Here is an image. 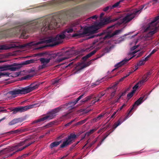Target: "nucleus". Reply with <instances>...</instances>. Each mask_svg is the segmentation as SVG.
Segmentation results:
<instances>
[{"instance_id": "obj_1", "label": "nucleus", "mask_w": 159, "mask_h": 159, "mask_svg": "<svg viewBox=\"0 0 159 159\" xmlns=\"http://www.w3.org/2000/svg\"><path fill=\"white\" fill-rule=\"evenodd\" d=\"M79 27L80 25L78 22L74 23L70 27L66 29L60 34L57 35L55 38L51 37L45 38L39 42H31L23 44L21 45V47H28L29 48L33 45H38L43 43H49V44L48 46L53 47L61 43L64 39L66 37H68L69 34L73 32H74V33L72 34V37L79 38L96 33L98 30L97 27L94 28V29L93 30L94 27L91 26H85L84 27H81L80 30H78L77 29Z\"/></svg>"}, {"instance_id": "obj_2", "label": "nucleus", "mask_w": 159, "mask_h": 159, "mask_svg": "<svg viewBox=\"0 0 159 159\" xmlns=\"http://www.w3.org/2000/svg\"><path fill=\"white\" fill-rule=\"evenodd\" d=\"M143 7L140 9H135L132 10L129 12H126L125 13V16L123 17H121L118 18H116L111 20V19L110 17L104 18L98 24L95 23V25L92 26L91 27H93L94 28L97 27L98 30L104 25L107 24L111 22L115 21L116 20H118L117 24L118 25H120L123 23H127L130 21L138 14L140 13ZM93 29H94V28L93 30Z\"/></svg>"}, {"instance_id": "obj_3", "label": "nucleus", "mask_w": 159, "mask_h": 159, "mask_svg": "<svg viewBox=\"0 0 159 159\" xmlns=\"http://www.w3.org/2000/svg\"><path fill=\"white\" fill-rule=\"evenodd\" d=\"M73 51H67L65 53H58L57 54H52L48 55L47 58H41L39 59L41 65L39 66V69H41L46 67L48 66V64L52 58H57L56 61L60 62L63 60L71 57L74 53Z\"/></svg>"}, {"instance_id": "obj_4", "label": "nucleus", "mask_w": 159, "mask_h": 159, "mask_svg": "<svg viewBox=\"0 0 159 159\" xmlns=\"http://www.w3.org/2000/svg\"><path fill=\"white\" fill-rule=\"evenodd\" d=\"M159 22V15L153 19L147 25L145 29V31H148V34L143 37V39L144 40H148L151 39L152 35L155 34L157 30V25Z\"/></svg>"}, {"instance_id": "obj_5", "label": "nucleus", "mask_w": 159, "mask_h": 159, "mask_svg": "<svg viewBox=\"0 0 159 159\" xmlns=\"http://www.w3.org/2000/svg\"><path fill=\"white\" fill-rule=\"evenodd\" d=\"M138 42V39H131L130 41V42L129 43V45L130 48V51L131 52L129 54V55L132 56L129 59H125L122 60V61L119 62L115 65V67L117 68L120 67L122 66V65L124 64L127 62H128L129 60L132 58L133 57H134L135 55L134 54L138 52L139 50H135L134 51H133L135 49L139 46V45H136L137 42Z\"/></svg>"}, {"instance_id": "obj_6", "label": "nucleus", "mask_w": 159, "mask_h": 159, "mask_svg": "<svg viewBox=\"0 0 159 159\" xmlns=\"http://www.w3.org/2000/svg\"><path fill=\"white\" fill-rule=\"evenodd\" d=\"M76 138V135L73 134H71L67 137L62 139L60 142L61 143L60 146L61 148H64L70 144Z\"/></svg>"}, {"instance_id": "obj_7", "label": "nucleus", "mask_w": 159, "mask_h": 159, "mask_svg": "<svg viewBox=\"0 0 159 159\" xmlns=\"http://www.w3.org/2000/svg\"><path fill=\"white\" fill-rule=\"evenodd\" d=\"M149 75V73L145 74L143 77L142 79L140 81L138 82L133 87L131 85H130L129 88L127 89H129L132 88L133 89H140L144 83L148 80Z\"/></svg>"}, {"instance_id": "obj_8", "label": "nucleus", "mask_w": 159, "mask_h": 159, "mask_svg": "<svg viewBox=\"0 0 159 159\" xmlns=\"http://www.w3.org/2000/svg\"><path fill=\"white\" fill-rule=\"evenodd\" d=\"M60 109L59 108H57L53 109L47 115L39 119L38 122L52 119L56 116V113L60 111Z\"/></svg>"}, {"instance_id": "obj_9", "label": "nucleus", "mask_w": 159, "mask_h": 159, "mask_svg": "<svg viewBox=\"0 0 159 159\" xmlns=\"http://www.w3.org/2000/svg\"><path fill=\"white\" fill-rule=\"evenodd\" d=\"M39 106V105L38 103L34 104L24 107H16L13 109L12 111H13V114L16 113L18 112H23L26 111L29 109Z\"/></svg>"}, {"instance_id": "obj_10", "label": "nucleus", "mask_w": 159, "mask_h": 159, "mask_svg": "<svg viewBox=\"0 0 159 159\" xmlns=\"http://www.w3.org/2000/svg\"><path fill=\"white\" fill-rule=\"evenodd\" d=\"M32 90H14L8 92L7 94L11 98H14L19 94H25L31 92Z\"/></svg>"}, {"instance_id": "obj_11", "label": "nucleus", "mask_w": 159, "mask_h": 159, "mask_svg": "<svg viewBox=\"0 0 159 159\" xmlns=\"http://www.w3.org/2000/svg\"><path fill=\"white\" fill-rule=\"evenodd\" d=\"M25 141H24L23 142L20 143L19 144H18L16 146H12L9 148L8 150L10 151H15V152H14V153H15L16 152L21 151L23 150L26 147L30 145L32 143H29L28 145H26L25 146L19 148V147L22 146L25 144Z\"/></svg>"}, {"instance_id": "obj_12", "label": "nucleus", "mask_w": 159, "mask_h": 159, "mask_svg": "<svg viewBox=\"0 0 159 159\" xmlns=\"http://www.w3.org/2000/svg\"><path fill=\"white\" fill-rule=\"evenodd\" d=\"M53 23L51 22L49 24L48 22H47L43 24V27L41 29V31L42 32H44L47 31L48 30H51L53 29H56L57 28V23L55 22L54 24Z\"/></svg>"}, {"instance_id": "obj_13", "label": "nucleus", "mask_w": 159, "mask_h": 159, "mask_svg": "<svg viewBox=\"0 0 159 159\" xmlns=\"http://www.w3.org/2000/svg\"><path fill=\"white\" fill-rule=\"evenodd\" d=\"M114 25H112L108 28L107 30V32L109 34L107 35H105L104 36H102V38L104 39H105L107 38H109L114 35L119 34L122 32V30H117L115 31L113 33L111 34V29L113 28Z\"/></svg>"}, {"instance_id": "obj_14", "label": "nucleus", "mask_w": 159, "mask_h": 159, "mask_svg": "<svg viewBox=\"0 0 159 159\" xmlns=\"http://www.w3.org/2000/svg\"><path fill=\"white\" fill-rule=\"evenodd\" d=\"M92 60L90 61L87 63H77L75 67V70L76 73H78L81 70L84 68L89 66L91 63Z\"/></svg>"}, {"instance_id": "obj_15", "label": "nucleus", "mask_w": 159, "mask_h": 159, "mask_svg": "<svg viewBox=\"0 0 159 159\" xmlns=\"http://www.w3.org/2000/svg\"><path fill=\"white\" fill-rule=\"evenodd\" d=\"M20 68V65H7L6 66L1 67L0 68L2 71L10 70L11 71H15Z\"/></svg>"}, {"instance_id": "obj_16", "label": "nucleus", "mask_w": 159, "mask_h": 159, "mask_svg": "<svg viewBox=\"0 0 159 159\" xmlns=\"http://www.w3.org/2000/svg\"><path fill=\"white\" fill-rule=\"evenodd\" d=\"M143 97H141L134 102V104L133 105V106L131 109L129 111V112L128 113L127 116L125 117V119L124 121H125L129 117V114L135 108H136L137 106L140 105L143 102Z\"/></svg>"}, {"instance_id": "obj_17", "label": "nucleus", "mask_w": 159, "mask_h": 159, "mask_svg": "<svg viewBox=\"0 0 159 159\" xmlns=\"http://www.w3.org/2000/svg\"><path fill=\"white\" fill-rule=\"evenodd\" d=\"M39 85V84L34 83L24 88H17L14 89H38Z\"/></svg>"}, {"instance_id": "obj_18", "label": "nucleus", "mask_w": 159, "mask_h": 159, "mask_svg": "<svg viewBox=\"0 0 159 159\" xmlns=\"http://www.w3.org/2000/svg\"><path fill=\"white\" fill-rule=\"evenodd\" d=\"M84 95L82 94L74 102H71L70 103H69L68 104V105H70L71 106H69L68 107L70 108V109H72L73 108V107H72L71 106H74L75 105L77 102L80 100L81 99L83 96Z\"/></svg>"}, {"instance_id": "obj_19", "label": "nucleus", "mask_w": 159, "mask_h": 159, "mask_svg": "<svg viewBox=\"0 0 159 159\" xmlns=\"http://www.w3.org/2000/svg\"><path fill=\"white\" fill-rule=\"evenodd\" d=\"M146 62V61L144 60V58L142 59L137 63L136 65H135V70H134L138 69V66L143 65Z\"/></svg>"}, {"instance_id": "obj_20", "label": "nucleus", "mask_w": 159, "mask_h": 159, "mask_svg": "<svg viewBox=\"0 0 159 159\" xmlns=\"http://www.w3.org/2000/svg\"><path fill=\"white\" fill-rule=\"evenodd\" d=\"M97 50H93L92 52H91L90 53L87 54L85 56L83 57V59L84 60H86L88 58L92 56L94 54L97 52Z\"/></svg>"}, {"instance_id": "obj_21", "label": "nucleus", "mask_w": 159, "mask_h": 159, "mask_svg": "<svg viewBox=\"0 0 159 159\" xmlns=\"http://www.w3.org/2000/svg\"><path fill=\"white\" fill-rule=\"evenodd\" d=\"M61 143V142L56 141L51 143L50 145V148H52L54 147H56L59 145Z\"/></svg>"}, {"instance_id": "obj_22", "label": "nucleus", "mask_w": 159, "mask_h": 159, "mask_svg": "<svg viewBox=\"0 0 159 159\" xmlns=\"http://www.w3.org/2000/svg\"><path fill=\"white\" fill-rule=\"evenodd\" d=\"M19 121V120L17 119H14L9 123V125H14L17 123Z\"/></svg>"}, {"instance_id": "obj_23", "label": "nucleus", "mask_w": 159, "mask_h": 159, "mask_svg": "<svg viewBox=\"0 0 159 159\" xmlns=\"http://www.w3.org/2000/svg\"><path fill=\"white\" fill-rule=\"evenodd\" d=\"M104 114H100L97 117L94 119L93 120L95 121H97L99 120L102 117L104 116Z\"/></svg>"}, {"instance_id": "obj_24", "label": "nucleus", "mask_w": 159, "mask_h": 159, "mask_svg": "<svg viewBox=\"0 0 159 159\" xmlns=\"http://www.w3.org/2000/svg\"><path fill=\"white\" fill-rule=\"evenodd\" d=\"M136 90H133L130 93H128L127 96V98L129 99L130 98L133 96L134 94L135 93Z\"/></svg>"}, {"instance_id": "obj_25", "label": "nucleus", "mask_w": 159, "mask_h": 159, "mask_svg": "<svg viewBox=\"0 0 159 159\" xmlns=\"http://www.w3.org/2000/svg\"><path fill=\"white\" fill-rule=\"evenodd\" d=\"M118 83H116L112 84L110 87V89H117Z\"/></svg>"}, {"instance_id": "obj_26", "label": "nucleus", "mask_w": 159, "mask_h": 159, "mask_svg": "<svg viewBox=\"0 0 159 159\" xmlns=\"http://www.w3.org/2000/svg\"><path fill=\"white\" fill-rule=\"evenodd\" d=\"M34 61L32 60H28L24 61L23 62V65H27L32 63Z\"/></svg>"}, {"instance_id": "obj_27", "label": "nucleus", "mask_w": 159, "mask_h": 159, "mask_svg": "<svg viewBox=\"0 0 159 159\" xmlns=\"http://www.w3.org/2000/svg\"><path fill=\"white\" fill-rule=\"evenodd\" d=\"M10 47H8L6 45L0 46V51L1 50H6L8 49Z\"/></svg>"}, {"instance_id": "obj_28", "label": "nucleus", "mask_w": 159, "mask_h": 159, "mask_svg": "<svg viewBox=\"0 0 159 159\" xmlns=\"http://www.w3.org/2000/svg\"><path fill=\"white\" fill-rule=\"evenodd\" d=\"M92 95H90V96H89L88 97H87L85 99H84L83 100H82L83 102H86L88 100L91 99L92 98Z\"/></svg>"}, {"instance_id": "obj_29", "label": "nucleus", "mask_w": 159, "mask_h": 159, "mask_svg": "<svg viewBox=\"0 0 159 159\" xmlns=\"http://www.w3.org/2000/svg\"><path fill=\"white\" fill-rule=\"evenodd\" d=\"M97 129H92L90 130L89 131V132H87L85 134L86 135H87L88 136L89 135L93 133L94 131H95V130H96Z\"/></svg>"}, {"instance_id": "obj_30", "label": "nucleus", "mask_w": 159, "mask_h": 159, "mask_svg": "<svg viewBox=\"0 0 159 159\" xmlns=\"http://www.w3.org/2000/svg\"><path fill=\"white\" fill-rule=\"evenodd\" d=\"M122 122H121L120 121H118L117 122L115 123L113 126V127L115 129L118 126L120 125Z\"/></svg>"}, {"instance_id": "obj_31", "label": "nucleus", "mask_w": 159, "mask_h": 159, "mask_svg": "<svg viewBox=\"0 0 159 159\" xmlns=\"http://www.w3.org/2000/svg\"><path fill=\"white\" fill-rule=\"evenodd\" d=\"M98 17V16L97 15H94L92 16H91L88 19H87L86 20L87 21H89L90 20L92 19H96Z\"/></svg>"}, {"instance_id": "obj_32", "label": "nucleus", "mask_w": 159, "mask_h": 159, "mask_svg": "<svg viewBox=\"0 0 159 159\" xmlns=\"http://www.w3.org/2000/svg\"><path fill=\"white\" fill-rule=\"evenodd\" d=\"M132 72H129L125 76H124L123 77L121 78L120 79L119 81H122L125 78L128 76L130 74L132 73Z\"/></svg>"}, {"instance_id": "obj_33", "label": "nucleus", "mask_w": 159, "mask_h": 159, "mask_svg": "<svg viewBox=\"0 0 159 159\" xmlns=\"http://www.w3.org/2000/svg\"><path fill=\"white\" fill-rule=\"evenodd\" d=\"M112 9V8L111 7V6H107V7H106L105 8H104L103 10L104 11H107V10H108L109 9L111 10Z\"/></svg>"}, {"instance_id": "obj_34", "label": "nucleus", "mask_w": 159, "mask_h": 159, "mask_svg": "<svg viewBox=\"0 0 159 159\" xmlns=\"http://www.w3.org/2000/svg\"><path fill=\"white\" fill-rule=\"evenodd\" d=\"M120 1L116 3H115L114 5H113L112 7V9L113 8H115L117 7L119 5L120 3Z\"/></svg>"}, {"instance_id": "obj_35", "label": "nucleus", "mask_w": 159, "mask_h": 159, "mask_svg": "<svg viewBox=\"0 0 159 159\" xmlns=\"http://www.w3.org/2000/svg\"><path fill=\"white\" fill-rule=\"evenodd\" d=\"M9 74L6 72H0V78L1 77L4 76V75H9Z\"/></svg>"}, {"instance_id": "obj_36", "label": "nucleus", "mask_w": 159, "mask_h": 159, "mask_svg": "<svg viewBox=\"0 0 159 159\" xmlns=\"http://www.w3.org/2000/svg\"><path fill=\"white\" fill-rule=\"evenodd\" d=\"M152 55L150 53L149 55L147 56L145 58H144V60H145L146 61H148L149 58Z\"/></svg>"}, {"instance_id": "obj_37", "label": "nucleus", "mask_w": 159, "mask_h": 159, "mask_svg": "<svg viewBox=\"0 0 159 159\" xmlns=\"http://www.w3.org/2000/svg\"><path fill=\"white\" fill-rule=\"evenodd\" d=\"M100 83V82L99 81H96L95 82V83H93L92 86L94 87L96 86H97V85H98Z\"/></svg>"}, {"instance_id": "obj_38", "label": "nucleus", "mask_w": 159, "mask_h": 159, "mask_svg": "<svg viewBox=\"0 0 159 159\" xmlns=\"http://www.w3.org/2000/svg\"><path fill=\"white\" fill-rule=\"evenodd\" d=\"M158 50V48H156L154 49L152 52L150 53L152 55L154 54L155 52L156 51H157Z\"/></svg>"}, {"instance_id": "obj_39", "label": "nucleus", "mask_w": 159, "mask_h": 159, "mask_svg": "<svg viewBox=\"0 0 159 159\" xmlns=\"http://www.w3.org/2000/svg\"><path fill=\"white\" fill-rule=\"evenodd\" d=\"M20 33L21 32V29L20 30ZM24 31L22 30V31H21V36H23V37L24 38Z\"/></svg>"}, {"instance_id": "obj_40", "label": "nucleus", "mask_w": 159, "mask_h": 159, "mask_svg": "<svg viewBox=\"0 0 159 159\" xmlns=\"http://www.w3.org/2000/svg\"><path fill=\"white\" fill-rule=\"evenodd\" d=\"M20 131V130L19 129H17L12 131L13 133H16L19 132Z\"/></svg>"}, {"instance_id": "obj_41", "label": "nucleus", "mask_w": 159, "mask_h": 159, "mask_svg": "<svg viewBox=\"0 0 159 159\" xmlns=\"http://www.w3.org/2000/svg\"><path fill=\"white\" fill-rule=\"evenodd\" d=\"M116 111H115V112H114V113H113V114L111 116L110 118H113L114 117V116L116 114Z\"/></svg>"}, {"instance_id": "obj_42", "label": "nucleus", "mask_w": 159, "mask_h": 159, "mask_svg": "<svg viewBox=\"0 0 159 159\" xmlns=\"http://www.w3.org/2000/svg\"><path fill=\"white\" fill-rule=\"evenodd\" d=\"M143 52H139V54L137 56V57H139L140 56H141L143 54Z\"/></svg>"}, {"instance_id": "obj_43", "label": "nucleus", "mask_w": 159, "mask_h": 159, "mask_svg": "<svg viewBox=\"0 0 159 159\" xmlns=\"http://www.w3.org/2000/svg\"><path fill=\"white\" fill-rule=\"evenodd\" d=\"M85 120H83V121H82L79 122L78 123V124H82L84 123L85 122Z\"/></svg>"}, {"instance_id": "obj_44", "label": "nucleus", "mask_w": 159, "mask_h": 159, "mask_svg": "<svg viewBox=\"0 0 159 159\" xmlns=\"http://www.w3.org/2000/svg\"><path fill=\"white\" fill-rule=\"evenodd\" d=\"M58 80H55L53 82V84H55L57 83H58Z\"/></svg>"}, {"instance_id": "obj_45", "label": "nucleus", "mask_w": 159, "mask_h": 159, "mask_svg": "<svg viewBox=\"0 0 159 159\" xmlns=\"http://www.w3.org/2000/svg\"><path fill=\"white\" fill-rule=\"evenodd\" d=\"M126 106V105L125 104H124L122 105V106H121L120 108V110H122L123 108L125 106Z\"/></svg>"}, {"instance_id": "obj_46", "label": "nucleus", "mask_w": 159, "mask_h": 159, "mask_svg": "<svg viewBox=\"0 0 159 159\" xmlns=\"http://www.w3.org/2000/svg\"><path fill=\"white\" fill-rule=\"evenodd\" d=\"M73 64V62H71L70 63H69L67 66H66V67H69L70 66H71Z\"/></svg>"}, {"instance_id": "obj_47", "label": "nucleus", "mask_w": 159, "mask_h": 159, "mask_svg": "<svg viewBox=\"0 0 159 159\" xmlns=\"http://www.w3.org/2000/svg\"><path fill=\"white\" fill-rule=\"evenodd\" d=\"M104 15V13H101L100 14V17L101 18Z\"/></svg>"}, {"instance_id": "obj_48", "label": "nucleus", "mask_w": 159, "mask_h": 159, "mask_svg": "<svg viewBox=\"0 0 159 159\" xmlns=\"http://www.w3.org/2000/svg\"><path fill=\"white\" fill-rule=\"evenodd\" d=\"M71 123V122H70L68 123H67L65 125V126H69L70 125Z\"/></svg>"}, {"instance_id": "obj_49", "label": "nucleus", "mask_w": 159, "mask_h": 159, "mask_svg": "<svg viewBox=\"0 0 159 159\" xmlns=\"http://www.w3.org/2000/svg\"><path fill=\"white\" fill-rule=\"evenodd\" d=\"M5 118H5V117H4V118H2V119H0V122L1 121H2V120H3L5 119Z\"/></svg>"}, {"instance_id": "obj_50", "label": "nucleus", "mask_w": 159, "mask_h": 159, "mask_svg": "<svg viewBox=\"0 0 159 159\" xmlns=\"http://www.w3.org/2000/svg\"><path fill=\"white\" fill-rule=\"evenodd\" d=\"M99 100V99H98V100H97L95 101L94 102H93V103H92L93 104H94L96 102H97V101H98Z\"/></svg>"}, {"instance_id": "obj_51", "label": "nucleus", "mask_w": 159, "mask_h": 159, "mask_svg": "<svg viewBox=\"0 0 159 159\" xmlns=\"http://www.w3.org/2000/svg\"><path fill=\"white\" fill-rule=\"evenodd\" d=\"M120 110H120V108H119V109L117 110V111H116V112H117V111H120Z\"/></svg>"}, {"instance_id": "obj_52", "label": "nucleus", "mask_w": 159, "mask_h": 159, "mask_svg": "<svg viewBox=\"0 0 159 159\" xmlns=\"http://www.w3.org/2000/svg\"><path fill=\"white\" fill-rule=\"evenodd\" d=\"M153 1L155 2H157V0H153Z\"/></svg>"}, {"instance_id": "obj_53", "label": "nucleus", "mask_w": 159, "mask_h": 159, "mask_svg": "<svg viewBox=\"0 0 159 159\" xmlns=\"http://www.w3.org/2000/svg\"><path fill=\"white\" fill-rule=\"evenodd\" d=\"M95 59H93L92 60H94Z\"/></svg>"}, {"instance_id": "obj_54", "label": "nucleus", "mask_w": 159, "mask_h": 159, "mask_svg": "<svg viewBox=\"0 0 159 159\" xmlns=\"http://www.w3.org/2000/svg\"><path fill=\"white\" fill-rule=\"evenodd\" d=\"M4 111H6V110H5Z\"/></svg>"}]
</instances>
